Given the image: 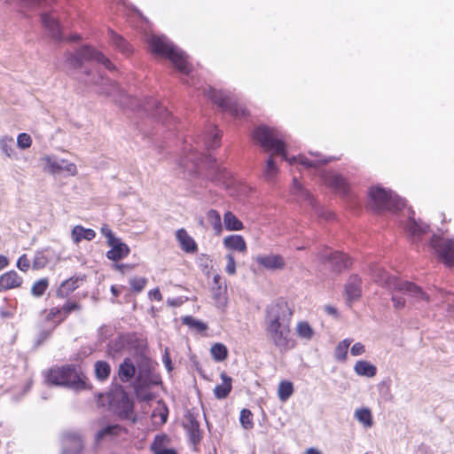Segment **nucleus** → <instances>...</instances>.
I'll use <instances>...</instances> for the list:
<instances>
[{
    "label": "nucleus",
    "mask_w": 454,
    "mask_h": 454,
    "mask_svg": "<svg viewBox=\"0 0 454 454\" xmlns=\"http://www.w3.org/2000/svg\"><path fill=\"white\" fill-rule=\"evenodd\" d=\"M406 229L412 240L416 241L428 231L429 226L422 222H417L412 215L409 217Z\"/></svg>",
    "instance_id": "a878e982"
},
{
    "label": "nucleus",
    "mask_w": 454,
    "mask_h": 454,
    "mask_svg": "<svg viewBox=\"0 0 454 454\" xmlns=\"http://www.w3.org/2000/svg\"><path fill=\"white\" fill-rule=\"evenodd\" d=\"M96 60L103 64L107 69H112L114 66L111 61L101 52L97 51L87 45L79 48L75 53L69 52L66 55L67 63L73 68H81L83 62Z\"/></svg>",
    "instance_id": "1a4fd4ad"
},
{
    "label": "nucleus",
    "mask_w": 454,
    "mask_h": 454,
    "mask_svg": "<svg viewBox=\"0 0 454 454\" xmlns=\"http://www.w3.org/2000/svg\"><path fill=\"white\" fill-rule=\"evenodd\" d=\"M49 286V280L46 278H41L34 283L31 288V294L35 297H41Z\"/></svg>",
    "instance_id": "c03bdc74"
},
{
    "label": "nucleus",
    "mask_w": 454,
    "mask_h": 454,
    "mask_svg": "<svg viewBox=\"0 0 454 454\" xmlns=\"http://www.w3.org/2000/svg\"><path fill=\"white\" fill-rule=\"evenodd\" d=\"M206 93L207 98L223 111L228 112L235 117H244L247 114L246 107L239 103L233 95L211 87L206 90Z\"/></svg>",
    "instance_id": "6e6552de"
},
{
    "label": "nucleus",
    "mask_w": 454,
    "mask_h": 454,
    "mask_svg": "<svg viewBox=\"0 0 454 454\" xmlns=\"http://www.w3.org/2000/svg\"><path fill=\"white\" fill-rule=\"evenodd\" d=\"M223 245L231 250L239 252L247 251V244L244 238L240 235H230L223 239Z\"/></svg>",
    "instance_id": "2f4dec72"
},
{
    "label": "nucleus",
    "mask_w": 454,
    "mask_h": 454,
    "mask_svg": "<svg viewBox=\"0 0 454 454\" xmlns=\"http://www.w3.org/2000/svg\"><path fill=\"white\" fill-rule=\"evenodd\" d=\"M82 305L76 301H67L62 307L60 308H52L50 311V316L52 317H60V320H64L71 312L81 310Z\"/></svg>",
    "instance_id": "cd10ccee"
},
{
    "label": "nucleus",
    "mask_w": 454,
    "mask_h": 454,
    "mask_svg": "<svg viewBox=\"0 0 454 454\" xmlns=\"http://www.w3.org/2000/svg\"><path fill=\"white\" fill-rule=\"evenodd\" d=\"M321 262L333 272L339 273L351 265V261L345 254L338 251L325 250L319 254Z\"/></svg>",
    "instance_id": "ddd939ff"
},
{
    "label": "nucleus",
    "mask_w": 454,
    "mask_h": 454,
    "mask_svg": "<svg viewBox=\"0 0 454 454\" xmlns=\"http://www.w3.org/2000/svg\"><path fill=\"white\" fill-rule=\"evenodd\" d=\"M47 381L54 386L65 387L74 390L85 389V376L74 365L52 368L47 374Z\"/></svg>",
    "instance_id": "39448f33"
},
{
    "label": "nucleus",
    "mask_w": 454,
    "mask_h": 454,
    "mask_svg": "<svg viewBox=\"0 0 454 454\" xmlns=\"http://www.w3.org/2000/svg\"><path fill=\"white\" fill-rule=\"evenodd\" d=\"M95 375L100 381H105L108 379L111 373V366L106 361H97L94 364Z\"/></svg>",
    "instance_id": "58836bf2"
},
{
    "label": "nucleus",
    "mask_w": 454,
    "mask_h": 454,
    "mask_svg": "<svg viewBox=\"0 0 454 454\" xmlns=\"http://www.w3.org/2000/svg\"><path fill=\"white\" fill-rule=\"evenodd\" d=\"M351 342V339H344L337 345L334 350V356L338 361L344 362L347 359L348 350Z\"/></svg>",
    "instance_id": "a19ab883"
},
{
    "label": "nucleus",
    "mask_w": 454,
    "mask_h": 454,
    "mask_svg": "<svg viewBox=\"0 0 454 454\" xmlns=\"http://www.w3.org/2000/svg\"><path fill=\"white\" fill-rule=\"evenodd\" d=\"M361 278L357 275H352L349 277L345 286L347 302L349 305H351L354 301H356L361 296Z\"/></svg>",
    "instance_id": "a211bd4d"
},
{
    "label": "nucleus",
    "mask_w": 454,
    "mask_h": 454,
    "mask_svg": "<svg viewBox=\"0 0 454 454\" xmlns=\"http://www.w3.org/2000/svg\"><path fill=\"white\" fill-rule=\"evenodd\" d=\"M134 392L137 399L141 401H150L153 398V395L148 392L150 387L146 386H140L139 384L134 383L132 384Z\"/></svg>",
    "instance_id": "de8ad7c7"
},
{
    "label": "nucleus",
    "mask_w": 454,
    "mask_h": 454,
    "mask_svg": "<svg viewBox=\"0 0 454 454\" xmlns=\"http://www.w3.org/2000/svg\"><path fill=\"white\" fill-rule=\"evenodd\" d=\"M259 265L270 270H283L286 266L284 258L279 254L259 255L256 257Z\"/></svg>",
    "instance_id": "6ab92c4d"
},
{
    "label": "nucleus",
    "mask_w": 454,
    "mask_h": 454,
    "mask_svg": "<svg viewBox=\"0 0 454 454\" xmlns=\"http://www.w3.org/2000/svg\"><path fill=\"white\" fill-rule=\"evenodd\" d=\"M82 281L80 277H72L65 280L57 290V296L60 298L67 297L72 292L79 287V283Z\"/></svg>",
    "instance_id": "c85d7f7f"
},
{
    "label": "nucleus",
    "mask_w": 454,
    "mask_h": 454,
    "mask_svg": "<svg viewBox=\"0 0 454 454\" xmlns=\"http://www.w3.org/2000/svg\"><path fill=\"white\" fill-rule=\"evenodd\" d=\"M294 393V385L291 381L282 380L278 388V395L281 402H286Z\"/></svg>",
    "instance_id": "ea45409f"
},
{
    "label": "nucleus",
    "mask_w": 454,
    "mask_h": 454,
    "mask_svg": "<svg viewBox=\"0 0 454 454\" xmlns=\"http://www.w3.org/2000/svg\"><path fill=\"white\" fill-rule=\"evenodd\" d=\"M27 5H40L43 0H20Z\"/></svg>",
    "instance_id": "69168bd1"
},
{
    "label": "nucleus",
    "mask_w": 454,
    "mask_h": 454,
    "mask_svg": "<svg viewBox=\"0 0 454 454\" xmlns=\"http://www.w3.org/2000/svg\"><path fill=\"white\" fill-rule=\"evenodd\" d=\"M204 145L207 150L215 149L220 145V135L217 131L212 130L204 137Z\"/></svg>",
    "instance_id": "a18cd8bd"
},
{
    "label": "nucleus",
    "mask_w": 454,
    "mask_h": 454,
    "mask_svg": "<svg viewBox=\"0 0 454 454\" xmlns=\"http://www.w3.org/2000/svg\"><path fill=\"white\" fill-rule=\"evenodd\" d=\"M110 40L113 45L125 55H129L131 52L129 43L121 35H117L114 31H110Z\"/></svg>",
    "instance_id": "e433bc0d"
},
{
    "label": "nucleus",
    "mask_w": 454,
    "mask_h": 454,
    "mask_svg": "<svg viewBox=\"0 0 454 454\" xmlns=\"http://www.w3.org/2000/svg\"><path fill=\"white\" fill-rule=\"evenodd\" d=\"M8 265V259L0 254V270L4 269Z\"/></svg>",
    "instance_id": "338daca9"
},
{
    "label": "nucleus",
    "mask_w": 454,
    "mask_h": 454,
    "mask_svg": "<svg viewBox=\"0 0 454 454\" xmlns=\"http://www.w3.org/2000/svg\"><path fill=\"white\" fill-rule=\"evenodd\" d=\"M297 334L303 339L310 340L313 337L314 331L307 322H300L296 328Z\"/></svg>",
    "instance_id": "09e8293b"
},
{
    "label": "nucleus",
    "mask_w": 454,
    "mask_h": 454,
    "mask_svg": "<svg viewBox=\"0 0 454 454\" xmlns=\"http://www.w3.org/2000/svg\"><path fill=\"white\" fill-rule=\"evenodd\" d=\"M365 352V347L361 342L355 343L351 348L350 353L354 356H361Z\"/></svg>",
    "instance_id": "13d9d810"
},
{
    "label": "nucleus",
    "mask_w": 454,
    "mask_h": 454,
    "mask_svg": "<svg viewBox=\"0 0 454 454\" xmlns=\"http://www.w3.org/2000/svg\"><path fill=\"white\" fill-rule=\"evenodd\" d=\"M254 139L263 147L265 151H272V154L266 161L263 177L267 182H272L278 173V168L273 159L274 155H281L282 159L291 164L299 162L306 168H318L328 163L332 158L311 160L305 156L289 158L286 150V139L277 129L267 126L257 127L253 134Z\"/></svg>",
    "instance_id": "f257e3e1"
},
{
    "label": "nucleus",
    "mask_w": 454,
    "mask_h": 454,
    "mask_svg": "<svg viewBox=\"0 0 454 454\" xmlns=\"http://www.w3.org/2000/svg\"><path fill=\"white\" fill-rule=\"evenodd\" d=\"M83 74L84 76L81 78V81L87 84L98 86L99 92L102 94L114 96L115 92L122 93V90L115 82L105 78L101 73L94 68L85 70Z\"/></svg>",
    "instance_id": "9b49d317"
},
{
    "label": "nucleus",
    "mask_w": 454,
    "mask_h": 454,
    "mask_svg": "<svg viewBox=\"0 0 454 454\" xmlns=\"http://www.w3.org/2000/svg\"><path fill=\"white\" fill-rule=\"evenodd\" d=\"M146 282L147 280L145 278H134L129 280V285L135 292L138 293L145 288Z\"/></svg>",
    "instance_id": "5fc2aeb1"
},
{
    "label": "nucleus",
    "mask_w": 454,
    "mask_h": 454,
    "mask_svg": "<svg viewBox=\"0 0 454 454\" xmlns=\"http://www.w3.org/2000/svg\"><path fill=\"white\" fill-rule=\"evenodd\" d=\"M152 448L154 450L155 454H176V450L173 449H166V448L155 449L153 446H152Z\"/></svg>",
    "instance_id": "e2e57ef3"
},
{
    "label": "nucleus",
    "mask_w": 454,
    "mask_h": 454,
    "mask_svg": "<svg viewBox=\"0 0 454 454\" xmlns=\"http://www.w3.org/2000/svg\"><path fill=\"white\" fill-rule=\"evenodd\" d=\"M142 108L144 111L164 121L170 116L169 112L154 98L146 99L145 103L142 106Z\"/></svg>",
    "instance_id": "aec40b11"
},
{
    "label": "nucleus",
    "mask_w": 454,
    "mask_h": 454,
    "mask_svg": "<svg viewBox=\"0 0 454 454\" xmlns=\"http://www.w3.org/2000/svg\"><path fill=\"white\" fill-rule=\"evenodd\" d=\"M354 417L365 428H370L373 425L372 415L368 408H360L356 410Z\"/></svg>",
    "instance_id": "c9c22d12"
},
{
    "label": "nucleus",
    "mask_w": 454,
    "mask_h": 454,
    "mask_svg": "<svg viewBox=\"0 0 454 454\" xmlns=\"http://www.w3.org/2000/svg\"><path fill=\"white\" fill-rule=\"evenodd\" d=\"M206 161L212 164V178L214 181L225 184L230 175L226 168L215 164V159L209 154H203L198 152H191L188 155L183 158L180 162V168L186 171L193 172L200 162Z\"/></svg>",
    "instance_id": "423d86ee"
},
{
    "label": "nucleus",
    "mask_w": 454,
    "mask_h": 454,
    "mask_svg": "<svg viewBox=\"0 0 454 454\" xmlns=\"http://www.w3.org/2000/svg\"><path fill=\"white\" fill-rule=\"evenodd\" d=\"M211 356L216 362H222L227 358L228 350L223 343H215L211 347Z\"/></svg>",
    "instance_id": "37998d69"
},
{
    "label": "nucleus",
    "mask_w": 454,
    "mask_h": 454,
    "mask_svg": "<svg viewBox=\"0 0 454 454\" xmlns=\"http://www.w3.org/2000/svg\"><path fill=\"white\" fill-rule=\"evenodd\" d=\"M176 238L184 251L191 254L197 252L198 246L195 240L187 233L184 229L182 228L177 230L176 232Z\"/></svg>",
    "instance_id": "bb28decb"
},
{
    "label": "nucleus",
    "mask_w": 454,
    "mask_h": 454,
    "mask_svg": "<svg viewBox=\"0 0 454 454\" xmlns=\"http://www.w3.org/2000/svg\"><path fill=\"white\" fill-rule=\"evenodd\" d=\"M221 379L223 380V383L215 386L214 389L215 396L217 399L226 398L229 395L230 392L231 391V378L229 377L224 372H223L221 374Z\"/></svg>",
    "instance_id": "473e14b6"
},
{
    "label": "nucleus",
    "mask_w": 454,
    "mask_h": 454,
    "mask_svg": "<svg viewBox=\"0 0 454 454\" xmlns=\"http://www.w3.org/2000/svg\"><path fill=\"white\" fill-rule=\"evenodd\" d=\"M45 161V169L51 174H61L67 172L71 176L76 174V166L66 160L59 159L56 156H46L43 158Z\"/></svg>",
    "instance_id": "4468645a"
},
{
    "label": "nucleus",
    "mask_w": 454,
    "mask_h": 454,
    "mask_svg": "<svg viewBox=\"0 0 454 454\" xmlns=\"http://www.w3.org/2000/svg\"><path fill=\"white\" fill-rule=\"evenodd\" d=\"M358 376L372 378L377 374V367L366 360H358L354 365Z\"/></svg>",
    "instance_id": "7c9ffc66"
},
{
    "label": "nucleus",
    "mask_w": 454,
    "mask_h": 454,
    "mask_svg": "<svg viewBox=\"0 0 454 454\" xmlns=\"http://www.w3.org/2000/svg\"><path fill=\"white\" fill-rule=\"evenodd\" d=\"M162 361H163L167 370L168 372H171L172 369H173L172 363H171L170 356H169V355H168L167 350L165 351V354L163 355Z\"/></svg>",
    "instance_id": "052dcab7"
},
{
    "label": "nucleus",
    "mask_w": 454,
    "mask_h": 454,
    "mask_svg": "<svg viewBox=\"0 0 454 454\" xmlns=\"http://www.w3.org/2000/svg\"><path fill=\"white\" fill-rule=\"evenodd\" d=\"M134 383L151 387L152 386L158 385L160 383V379L153 373L152 370L147 365H145L139 368Z\"/></svg>",
    "instance_id": "4be33fe9"
},
{
    "label": "nucleus",
    "mask_w": 454,
    "mask_h": 454,
    "mask_svg": "<svg viewBox=\"0 0 454 454\" xmlns=\"http://www.w3.org/2000/svg\"><path fill=\"white\" fill-rule=\"evenodd\" d=\"M42 23L51 38L56 41H62L63 36L59 21L50 13H43L41 17Z\"/></svg>",
    "instance_id": "412c9836"
},
{
    "label": "nucleus",
    "mask_w": 454,
    "mask_h": 454,
    "mask_svg": "<svg viewBox=\"0 0 454 454\" xmlns=\"http://www.w3.org/2000/svg\"><path fill=\"white\" fill-rule=\"evenodd\" d=\"M223 223L228 231H240L244 228L242 222L231 211L224 214Z\"/></svg>",
    "instance_id": "4c0bfd02"
},
{
    "label": "nucleus",
    "mask_w": 454,
    "mask_h": 454,
    "mask_svg": "<svg viewBox=\"0 0 454 454\" xmlns=\"http://www.w3.org/2000/svg\"><path fill=\"white\" fill-rule=\"evenodd\" d=\"M227 264L225 270L228 274L233 275L236 272V262L232 254L226 255Z\"/></svg>",
    "instance_id": "6e6d98bb"
},
{
    "label": "nucleus",
    "mask_w": 454,
    "mask_h": 454,
    "mask_svg": "<svg viewBox=\"0 0 454 454\" xmlns=\"http://www.w3.org/2000/svg\"><path fill=\"white\" fill-rule=\"evenodd\" d=\"M149 297L152 300H156V301H159L162 300V295H161L159 288H155L153 290H151L149 292Z\"/></svg>",
    "instance_id": "680f3d73"
},
{
    "label": "nucleus",
    "mask_w": 454,
    "mask_h": 454,
    "mask_svg": "<svg viewBox=\"0 0 454 454\" xmlns=\"http://www.w3.org/2000/svg\"><path fill=\"white\" fill-rule=\"evenodd\" d=\"M149 45L153 53L168 58L179 72L184 74H190L191 66L187 61V54L176 46L167 36L153 35L149 40Z\"/></svg>",
    "instance_id": "20e7f679"
},
{
    "label": "nucleus",
    "mask_w": 454,
    "mask_h": 454,
    "mask_svg": "<svg viewBox=\"0 0 454 454\" xmlns=\"http://www.w3.org/2000/svg\"><path fill=\"white\" fill-rule=\"evenodd\" d=\"M305 454H322V452L317 449L311 447L306 450Z\"/></svg>",
    "instance_id": "774afa93"
},
{
    "label": "nucleus",
    "mask_w": 454,
    "mask_h": 454,
    "mask_svg": "<svg viewBox=\"0 0 454 454\" xmlns=\"http://www.w3.org/2000/svg\"><path fill=\"white\" fill-rule=\"evenodd\" d=\"M100 231H101L102 235H104L106 238L107 244H109L110 242H112L113 240L117 239V237H115L114 235L113 231L110 230V228L106 224H104L101 227Z\"/></svg>",
    "instance_id": "bf43d9fd"
},
{
    "label": "nucleus",
    "mask_w": 454,
    "mask_h": 454,
    "mask_svg": "<svg viewBox=\"0 0 454 454\" xmlns=\"http://www.w3.org/2000/svg\"><path fill=\"white\" fill-rule=\"evenodd\" d=\"M14 139L11 136H3L0 137V150L1 152L7 156L8 158H12L14 153Z\"/></svg>",
    "instance_id": "79ce46f5"
},
{
    "label": "nucleus",
    "mask_w": 454,
    "mask_h": 454,
    "mask_svg": "<svg viewBox=\"0 0 454 454\" xmlns=\"http://www.w3.org/2000/svg\"><path fill=\"white\" fill-rule=\"evenodd\" d=\"M325 181L326 184L334 189L343 192H348V184L346 183V180L340 175L337 174H330L327 176H325Z\"/></svg>",
    "instance_id": "f704fd0d"
},
{
    "label": "nucleus",
    "mask_w": 454,
    "mask_h": 454,
    "mask_svg": "<svg viewBox=\"0 0 454 454\" xmlns=\"http://www.w3.org/2000/svg\"><path fill=\"white\" fill-rule=\"evenodd\" d=\"M293 310L285 301L269 304L265 309L266 332L270 340L280 350L292 348L290 344V323Z\"/></svg>",
    "instance_id": "f03ea898"
},
{
    "label": "nucleus",
    "mask_w": 454,
    "mask_h": 454,
    "mask_svg": "<svg viewBox=\"0 0 454 454\" xmlns=\"http://www.w3.org/2000/svg\"><path fill=\"white\" fill-rule=\"evenodd\" d=\"M184 427L186 430L190 442L196 445L200 442L201 434L200 430V423L196 418L191 412L185 415V421L184 422Z\"/></svg>",
    "instance_id": "dca6fc26"
},
{
    "label": "nucleus",
    "mask_w": 454,
    "mask_h": 454,
    "mask_svg": "<svg viewBox=\"0 0 454 454\" xmlns=\"http://www.w3.org/2000/svg\"><path fill=\"white\" fill-rule=\"evenodd\" d=\"M430 247L446 264L454 266V239H444L434 234L430 239Z\"/></svg>",
    "instance_id": "f8f14e48"
},
{
    "label": "nucleus",
    "mask_w": 454,
    "mask_h": 454,
    "mask_svg": "<svg viewBox=\"0 0 454 454\" xmlns=\"http://www.w3.org/2000/svg\"><path fill=\"white\" fill-rule=\"evenodd\" d=\"M48 262H49V260L45 256L43 252L38 251L35 253V254L34 256L32 267L34 270H41V269L44 268L48 264Z\"/></svg>",
    "instance_id": "603ef678"
},
{
    "label": "nucleus",
    "mask_w": 454,
    "mask_h": 454,
    "mask_svg": "<svg viewBox=\"0 0 454 454\" xmlns=\"http://www.w3.org/2000/svg\"><path fill=\"white\" fill-rule=\"evenodd\" d=\"M371 198L370 206L376 211L388 210L396 212L405 206L403 199L390 190L381 187H373L369 192Z\"/></svg>",
    "instance_id": "0eeeda50"
},
{
    "label": "nucleus",
    "mask_w": 454,
    "mask_h": 454,
    "mask_svg": "<svg viewBox=\"0 0 454 454\" xmlns=\"http://www.w3.org/2000/svg\"><path fill=\"white\" fill-rule=\"evenodd\" d=\"M109 406L121 419L135 421L134 403L122 387L109 396Z\"/></svg>",
    "instance_id": "9d476101"
},
{
    "label": "nucleus",
    "mask_w": 454,
    "mask_h": 454,
    "mask_svg": "<svg viewBox=\"0 0 454 454\" xmlns=\"http://www.w3.org/2000/svg\"><path fill=\"white\" fill-rule=\"evenodd\" d=\"M32 145L31 137L27 133H20L17 137V145L20 149H27Z\"/></svg>",
    "instance_id": "864d4df0"
},
{
    "label": "nucleus",
    "mask_w": 454,
    "mask_h": 454,
    "mask_svg": "<svg viewBox=\"0 0 454 454\" xmlns=\"http://www.w3.org/2000/svg\"><path fill=\"white\" fill-rule=\"evenodd\" d=\"M137 369L129 357L124 358V360L120 364L118 368V378L122 383L130 382L134 378H136Z\"/></svg>",
    "instance_id": "5701e85b"
},
{
    "label": "nucleus",
    "mask_w": 454,
    "mask_h": 454,
    "mask_svg": "<svg viewBox=\"0 0 454 454\" xmlns=\"http://www.w3.org/2000/svg\"><path fill=\"white\" fill-rule=\"evenodd\" d=\"M293 193L300 199L308 201L312 207H315V200L311 193L307 191L296 177L293 179Z\"/></svg>",
    "instance_id": "72a5a7b5"
},
{
    "label": "nucleus",
    "mask_w": 454,
    "mask_h": 454,
    "mask_svg": "<svg viewBox=\"0 0 454 454\" xmlns=\"http://www.w3.org/2000/svg\"><path fill=\"white\" fill-rule=\"evenodd\" d=\"M207 221L217 233H220L222 231L223 227L221 216L216 210L210 209L207 212Z\"/></svg>",
    "instance_id": "49530a36"
},
{
    "label": "nucleus",
    "mask_w": 454,
    "mask_h": 454,
    "mask_svg": "<svg viewBox=\"0 0 454 454\" xmlns=\"http://www.w3.org/2000/svg\"><path fill=\"white\" fill-rule=\"evenodd\" d=\"M96 236V232L92 229H86L82 225H76L73 228L71 231V237L74 243L78 244L82 239L90 241Z\"/></svg>",
    "instance_id": "c756f323"
},
{
    "label": "nucleus",
    "mask_w": 454,
    "mask_h": 454,
    "mask_svg": "<svg viewBox=\"0 0 454 454\" xmlns=\"http://www.w3.org/2000/svg\"><path fill=\"white\" fill-rule=\"evenodd\" d=\"M111 249L106 252L107 259L117 262L125 258L129 254V247L117 238L109 244Z\"/></svg>",
    "instance_id": "f3484780"
},
{
    "label": "nucleus",
    "mask_w": 454,
    "mask_h": 454,
    "mask_svg": "<svg viewBox=\"0 0 454 454\" xmlns=\"http://www.w3.org/2000/svg\"><path fill=\"white\" fill-rule=\"evenodd\" d=\"M324 309H325V311L327 314H329V315H331L333 317H336L337 316V309L334 307H333V306L326 305V306H325Z\"/></svg>",
    "instance_id": "0e129e2a"
},
{
    "label": "nucleus",
    "mask_w": 454,
    "mask_h": 454,
    "mask_svg": "<svg viewBox=\"0 0 454 454\" xmlns=\"http://www.w3.org/2000/svg\"><path fill=\"white\" fill-rule=\"evenodd\" d=\"M17 267L21 270V271H27V270L29 269L30 267V262L29 260L27 259V255L26 254H22L17 261Z\"/></svg>",
    "instance_id": "4d7b16f0"
},
{
    "label": "nucleus",
    "mask_w": 454,
    "mask_h": 454,
    "mask_svg": "<svg viewBox=\"0 0 454 454\" xmlns=\"http://www.w3.org/2000/svg\"><path fill=\"white\" fill-rule=\"evenodd\" d=\"M252 418H253V414L249 410L243 409L240 411L239 421H240L241 426L245 429H252L253 428L254 422H253Z\"/></svg>",
    "instance_id": "3c124183"
},
{
    "label": "nucleus",
    "mask_w": 454,
    "mask_h": 454,
    "mask_svg": "<svg viewBox=\"0 0 454 454\" xmlns=\"http://www.w3.org/2000/svg\"><path fill=\"white\" fill-rule=\"evenodd\" d=\"M23 279L15 270H10L0 277V293L20 287Z\"/></svg>",
    "instance_id": "393cba45"
},
{
    "label": "nucleus",
    "mask_w": 454,
    "mask_h": 454,
    "mask_svg": "<svg viewBox=\"0 0 454 454\" xmlns=\"http://www.w3.org/2000/svg\"><path fill=\"white\" fill-rule=\"evenodd\" d=\"M382 285L391 292V301L395 309H402L406 306V299L403 296H406L408 301L413 305H423L429 301L428 295L420 286L395 276L387 275L382 279Z\"/></svg>",
    "instance_id": "7ed1b4c3"
},
{
    "label": "nucleus",
    "mask_w": 454,
    "mask_h": 454,
    "mask_svg": "<svg viewBox=\"0 0 454 454\" xmlns=\"http://www.w3.org/2000/svg\"><path fill=\"white\" fill-rule=\"evenodd\" d=\"M122 431V427L117 424H109L99 429L95 435L96 444H100L106 441H111L119 435Z\"/></svg>",
    "instance_id": "b1692460"
},
{
    "label": "nucleus",
    "mask_w": 454,
    "mask_h": 454,
    "mask_svg": "<svg viewBox=\"0 0 454 454\" xmlns=\"http://www.w3.org/2000/svg\"><path fill=\"white\" fill-rule=\"evenodd\" d=\"M183 324L188 325L191 328L196 329L198 332L205 331L207 326L202 321L195 319L191 316H186L183 318Z\"/></svg>",
    "instance_id": "8fccbe9b"
},
{
    "label": "nucleus",
    "mask_w": 454,
    "mask_h": 454,
    "mask_svg": "<svg viewBox=\"0 0 454 454\" xmlns=\"http://www.w3.org/2000/svg\"><path fill=\"white\" fill-rule=\"evenodd\" d=\"M62 441V454H81L83 444L81 436L77 433H65Z\"/></svg>",
    "instance_id": "2eb2a0df"
}]
</instances>
